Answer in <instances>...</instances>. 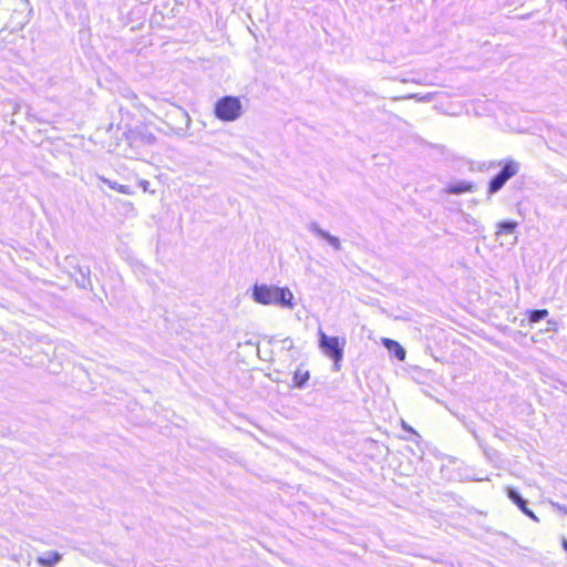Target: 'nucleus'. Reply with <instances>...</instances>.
Here are the masks:
<instances>
[{
  "label": "nucleus",
  "mask_w": 567,
  "mask_h": 567,
  "mask_svg": "<svg viewBox=\"0 0 567 567\" xmlns=\"http://www.w3.org/2000/svg\"><path fill=\"white\" fill-rule=\"evenodd\" d=\"M254 298L261 305H280L289 309L295 306L293 295L288 288L256 285L254 287Z\"/></svg>",
  "instance_id": "1"
},
{
  "label": "nucleus",
  "mask_w": 567,
  "mask_h": 567,
  "mask_svg": "<svg viewBox=\"0 0 567 567\" xmlns=\"http://www.w3.org/2000/svg\"><path fill=\"white\" fill-rule=\"evenodd\" d=\"M241 102L237 96H223L215 103L214 114L223 122H233L241 115Z\"/></svg>",
  "instance_id": "2"
},
{
  "label": "nucleus",
  "mask_w": 567,
  "mask_h": 567,
  "mask_svg": "<svg viewBox=\"0 0 567 567\" xmlns=\"http://www.w3.org/2000/svg\"><path fill=\"white\" fill-rule=\"evenodd\" d=\"M318 336L320 349L334 362L336 368L339 369L343 358L346 340L338 337H330L321 330H319Z\"/></svg>",
  "instance_id": "3"
},
{
  "label": "nucleus",
  "mask_w": 567,
  "mask_h": 567,
  "mask_svg": "<svg viewBox=\"0 0 567 567\" xmlns=\"http://www.w3.org/2000/svg\"><path fill=\"white\" fill-rule=\"evenodd\" d=\"M519 171V163L515 159H506L503 163L501 172L488 183V193L494 194L499 190L505 183L516 176Z\"/></svg>",
  "instance_id": "4"
},
{
  "label": "nucleus",
  "mask_w": 567,
  "mask_h": 567,
  "mask_svg": "<svg viewBox=\"0 0 567 567\" xmlns=\"http://www.w3.org/2000/svg\"><path fill=\"white\" fill-rule=\"evenodd\" d=\"M382 344L400 360H405V350L404 348L395 340L390 338H382Z\"/></svg>",
  "instance_id": "5"
},
{
  "label": "nucleus",
  "mask_w": 567,
  "mask_h": 567,
  "mask_svg": "<svg viewBox=\"0 0 567 567\" xmlns=\"http://www.w3.org/2000/svg\"><path fill=\"white\" fill-rule=\"evenodd\" d=\"M61 560V555L58 551H49L44 555L37 557V563L41 567H54Z\"/></svg>",
  "instance_id": "6"
},
{
  "label": "nucleus",
  "mask_w": 567,
  "mask_h": 567,
  "mask_svg": "<svg viewBox=\"0 0 567 567\" xmlns=\"http://www.w3.org/2000/svg\"><path fill=\"white\" fill-rule=\"evenodd\" d=\"M474 189V185L466 182H461L457 184L449 185L446 187V193L449 194H463L468 193Z\"/></svg>",
  "instance_id": "7"
},
{
  "label": "nucleus",
  "mask_w": 567,
  "mask_h": 567,
  "mask_svg": "<svg viewBox=\"0 0 567 567\" xmlns=\"http://www.w3.org/2000/svg\"><path fill=\"white\" fill-rule=\"evenodd\" d=\"M309 371L303 369H297L293 375V385L302 388L309 380Z\"/></svg>",
  "instance_id": "8"
},
{
  "label": "nucleus",
  "mask_w": 567,
  "mask_h": 567,
  "mask_svg": "<svg viewBox=\"0 0 567 567\" xmlns=\"http://www.w3.org/2000/svg\"><path fill=\"white\" fill-rule=\"evenodd\" d=\"M517 227V223L515 221H502L497 225L496 234L497 235H508L513 234Z\"/></svg>",
  "instance_id": "9"
},
{
  "label": "nucleus",
  "mask_w": 567,
  "mask_h": 567,
  "mask_svg": "<svg viewBox=\"0 0 567 567\" xmlns=\"http://www.w3.org/2000/svg\"><path fill=\"white\" fill-rule=\"evenodd\" d=\"M547 309H537V310H530L527 312V317L530 323H536L540 320H544L548 316Z\"/></svg>",
  "instance_id": "10"
},
{
  "label": "nucleus",
  "mask_w": 567,
  "mask_h": 567,
  "mask_svg": "<svg viewBox=\"0 0 567 567\" xmlns=\"http://www.w3.org/2000/svg\"><path fill=\"white\" fill-rule=\"evenodd\" d=\"M525 514H527L528 516L535 518V515L533 514V512H530L527 507V503L524 498H522L520 496L517 497V499L514 502Z\"/></svg>",
  "instance_id": "11"
},
{
  "label": "nucleus",
  "mask_w": 567,
  "mask_h": 567,
  "mask_svg": "<svg viewBox=\"0 0 567 567\" xmlns=\"http://www.w3.org/2000/svg\"><path fill=\"white\" fill-rule=\"evenodd\" d=\"M109 186L112 189H114V190H116V192H118L121 194H126V195H131L132 194L131 188L128 186H126V185H120V184H116V183H109Z\"/></svg>",
  "instance_id": "12"
},
{
  "label": "nucleus",
  "mask_w": 567,
  "mask_h": 567,
  "mask_svg": "<svg viewBox=\"0 0 567 567\" xmlns=\"http://www.w3.org/2000/svg\"><path fill=\"white\" fill-rule=\"evenodd\" d=\"M328 239L329 241L334 246V247H339L340 246V243H339V239L338 238H334V237H331V236H328Z\"/></svg>",
  "instance_id": "13"
},
{
  "label": "nucleus",
  "mask_w": 567,
  "mask_h": 567,
  "mask_svg": "<svg viewBox=\"0 0 567 567\" xmlns=\"http://www.w3.org/2000/svg\"><path fill=\"white\" fill-rule=\"evenodd\" d=\"M508 497H509L513 502H515V501L517 499V497H519V495H518L515 491L511 489V491L508 492Z\"/></svg>",
  "instance_id": "14"
},
{
  "label": "nucleus",
  "mask_w": 567,
  "mask_h": 567,
  "mask_svg": "<svg viewBox=\"0 0 567 567\" xmlns=\"http://www.w3.org/2000/svg\"><path fill=\"white\" fill-rule=\"evenodd\" d=\"M563 547L567 551V540L566 539L563 540Z\"/></svg>",
  "instance_id": "15"
}]
</instances>
